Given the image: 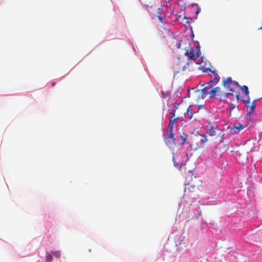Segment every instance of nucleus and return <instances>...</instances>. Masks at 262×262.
<instances>
[{"instance_id":"nucleus-1","label":"nucleus","mask_w":262,"mask_h":262,"mask_svg":"<svg viewBox=\"0 0 262 262\" xmlns=\"http://www.w3.org/2000/svg\"><path fill=\"white\" fill-rule=\"evenodd\" d=\"M203 93L207 94L209 96L210 98H215L216 96H219L220 98L222 97H226L227 95L225 93L223 92L220 86H216L215 88L208 87L205 86L202 89Z\"/></svg>"},{"instance_id":"nucleus-2","label":"nucleus","mask_w":262,"mask_h":262,"mask_svg":"<svg viewBox=\"0 0 262 262\" xmlns=\"http://www.w3.org/2000/svg\"><path fill=\"white\" fill-rule=\"evenodd\" d=\"M223 85L228 92V94L234 92L235 88L240 86L238 83L235 81L232 80L231 77H228L226 79L223 81Z\"/></svg>"},{"instance_id":"nucleus-3","label":"nucleus","mask_w":262,"mask_h":262,"mask_svg":"<svg viewBox=\"0 0 262 262\" xmlns=\"http://www.w3.org/2000/svg\"><path fill=\"white\" fill-rule=\"evenodd\" d=\"M179 119V117H177L176 119L171 120V121H169V123L168 125V127L169 128V135L168 136V138L172 140L173 143L175 145H176V139L174 138V133H173V126L175 121Z\"/></svg>"},{"instance_id":"nucleus-4","label":"nucleus","mask_w":262,"mask_h":262,"mask_svg":"<svg viewBox=\"0 0 262 262\" xmlns=\"http://www.w3.org/2000/svg\"><path fill=\"white\" fill-rule=\"evenodd\" d=\"M208 141V139L206 135L199 137L197 139V142L196 146L194 147V149H198L199 148H203L205 145V143Z\"/></svg>"},{"instance_id":"nucleus-5","label":"nucleus","mask_w":262,"mask_h":262,"mask_svg":"<svg viewBox=\"0 0 262 262\" xmlns=\"http://www.w3.org/2000/svg\"><path fill=\"white\" fill-rule=\"evenodd\" d=\"M207 96V94H204L203 93L202 89L201 91L198 90L194 91L192 97L195 101H196L198 103H199L201 100H203Z\"/></svg>"},{"instance_id":"nucleus-6","label":"nucleus","mask_w":262,"mask_h":262,"mask_svg":"<svg viewBox=\"0 0 262 262\" xmlns=\"http://www.w3.org/2000/svg\"><path fill=\"white\" fill-rule=\"evenodd\" d=\"M219 129L216 126L211 125L208 129L207 134L210 136L216 137L219 134Z\"/></svg>"},{"instance_id":"nucleus-7","label":"nucleus","mask_w":262,"mask_h":262,"mask_svg":"<svg viewBox=\"0 0 262 262\" xmlns=\"http://www.w3.org/2000/svg\"><path fill=\"white\" fill-rule=\"evenodd\" d=\"M220 79V77L219 76H217V74H214L213 78L212 80H210L208 82H207L206 83V86H208V87H210V85L212 84H216L219 82Z\"/></svg>"},{"instance_id":"nucleus-8","label":"nucleus","mask_w":262,"mask_h":262,"mask_svg":"<svg viewBox=\"0 0 262 262\" xmlns=\"http://www.w3.org/2000/svg\"><path fill=\"white\" fill-rule=\"evenodd\" d=\"M243 129V125L241 123L235 124L231 128V130L235 133H238Z\"/></svg>"},{"instance_id":"nucleus-9","label":"nucleus","mask_w":262,"mask_h":262,"mask_svg":"<svg viewBox=\"0 0 262 262\" xmlns=\"http://www.w3.org/2000/svg\"><path fill=\"white\" fill-rule=\"evenodd\" d=\"M186 137L184 136H179L177 137V139H176V144H178L179 145H183L185 144L186 140Z\"/></svg>"},{"instance_id":"nucleus-10","label":"nucleus","mask_w":262,"mask_h":262,"mask_svg":"<svg viewBox=\"0 0 262 262\" xmlns=\"http://www.w3.org/2000/svg\"><path fill=\"white\" fill-rule=\"evenodd\" d=\"M185 55L191 59H195L194 50L192 49L186 50V52L185 53Z\"/></svg>"},{"instance_id":"nucleus-11","label":"nucleus","mask_w":262,"mask_h":262,"mask_svg":"<svg viewBox=\"0 0 262 262\" xmlns=\"http://www.w3.org/2000/svg\"><path fill=\"white\" fill-rule=\"evenodd\" d=\"M256 107V101L254 100L252 102L251 105L250 106H247V111H248V114H252L254 113L255 108Z\"/></svg>"},{"instance_id":"nucleus-12","label":"nucleus","mask_w":262,"mask_h":262,"mask_svg":"<svg viewBox=\"0 0 262 262\" xmlns=\"http://www.w3.org/2000/svg\"><path fill=\"white\" fill-rule=\"evenodd\" d=\"M178 158H179L178 156H176L175 157H173V161L174 162V165L175 166H178L181 167L184 164L182 162H180V161H178Z\"/></svg>"},{"instance_id":"nucleus-13","label":"nucleus","mask_w":262,"mask_h":262,"mask_svg":"<svg viewBox=\"0 0 262 262\" xmlns=\"http://www.w3.org/2000/svg\"><path fill=\"white\" fill-rule=\"evenodd\" d=\"M238 88L241 89V90L245 93L246 96H248V95H249V92L248 88L247 85H240V86H238Z\"/></svg>"},{"instance_id":"nucleus-14","label":"nucleus","mask_w":262,"mask_h":262,"mask_svg":"<svg viewBox=\"0 0 262 262\" xmlns=\"http://www.w3.org/2000/svg\"><path fill=\"white\" fill-rule=\"evenodd\" d=\"M51 253L54 256H55L57 257H59L61 255L60 252L59 251H52Z\"/></svg>"},{"instance_id":"nucleus-15","label":"nucleus","mask_w":262,"mask_h":262,"mask_svg":"<svg viewBox=\"0 0 262 262\" xmlns=\"http://www.w3.org/2000/svg\"><path fill=\"white\" fill-rule=\"evenodd\" d=\"M204 72H209V74L210 75H211L212 74H214V75L215 74V71H214V70H212L210 68L206 69L205 71H204Z\"/></svg>"},{"instance_id":"nucleus-16","label":"nucleus","mask_w":262,"mask_h":262,"mask_svg":"<svg viewBox=\"0 0 262 262\" xmlns=\"http://www.w3.org/2000/svg\"><path fill=\"white\" fill-rule=\"evenodd\" d=\"M52 259V256L50 253H47V257H46V260L47 262H50Z\"/></svg>"},{"instance_id":"nucleus-17","label":"nucleus","mask_w":262,"mask_h":262,"mask_svg":"<svg viewBox=\"0 0 262 262\" xmlns=\"http://www.w3.org/2000/svg\"><path fill=\"white\" fill-rule=\"evenodd\" d=\"M187 114L190 115L188 118L189 120H190L192 118V111L191 110L189 109V108L187 110Z\"/></svg>"},{"instance_id":"nucleus-18","label":"nucleus","mask_w":262,"mask_h":262,"mask_svg":"<svg viewBox=\"0 0 262 262\" xmlns=\"http://www.w3.org/2000/svg\"><path fill=\"white\" fill-rule=\"evenodd\" d=\"M250 102V97L249 95H248V96H247V98L245 100H244V103L246 104H249Z\"/></svg>"},{"instance_id":"nucleus-19","label":"nucleus","mask_w":262,"mask_h":262,"mask_svg":"<svg viewBox=\"0 0 262 262\" xmlns=\"http://www.w3.org/2000/svg\"><path fill=\"white\" fill-rule=\"evenodd\" d=\"M189 62H187L185 66H183V67L182 68V71H184L185 70V69L187 68V66H189Z\"/></svg>"},{"instance_id":"nucleus-20","label":"nucleus","mask_w":262,"mask_h":262,"mask_svg":"<svg viewBox=\"0 0 262 262\" xmlns=\"http://www.w3.org/2000/svg\"><path fill=\"white\" fill-rule=\"evenodd\" d=\"M169 113L170 114H171L172 115L174 116L175 113H176V110H169Z\"/></svg>"},{"instance_id":"nucleus-21","label":"nucleus","mask_w":262,"mask_h":262,"mask_svg":"<svg viewBox=\"0 0 262 262\" xmlns=\"http://www.w3.org/2000/svg\"><path fill=\"white\" fill-rule=\"evenodd\" d=\"M230 106H231V108H230V110H229L230 112H231V111H232V110H233V109L235 108V105H233V104H231V105H230Z\"/></svg>"},{"instance_id":"nucleus-22","label":"nucleus","mask_w":262,"mask_h":262,"mask_svg":"<svg viewBox=\"0 0 262 262\" xmlns=\"http://www.w3.org/2000/svg\"><path fill=\"white\" fill-rule=\"evenodd\" d=\"M157 17L161 22H163V18L162 17V16L159 15Z\"/></svg>"},{"instance_id":"nucleus-23","label":"nucleus","mask_w":262,"mask_h":262,"mask_svg":"<svg viewBox=\"0 0 262 262\" xmlns=\"http://www.w3.org/2000/svg\"><path fill=\"white\" fill-rule=\"evenodd\" d=\"M176 46H177V48H178V49L180 48L181 43H177L176 44Z\"/></svg>"},{"instance_id":"nucleus-24","label":"nucleus","mask_w":262,"mask_h":262,"mask_svg":"<svg viewBox=\"0 0 262 262\" xmlns=\"http://www.w3.org/2000/svg\"><path fill=\"white\" fill-rule=\"evenodd\" d=\"M196 105H197V106H198L199 108H203V105H202V104H196Z\"/></svg>"},{"instance_id":"nucleus-25","label":"nucleus","mask_w":262,"mask_h":262,"mask_svg":"<svg viewBox=\"0 0 262 262\" xmlns=\"http://www.w3.org/2000/svg\"><path fill=\"white\" fill-rule=\"evenodd\" d=\"M174 116L172 115V116L170 118V121H171V120H172L173 119H176L177 117H175Z\"/></svg>"},{"instance_id":"nucleus-26","label":"nucleus","mask_w":262,"mask_h":262,"mask_svg":"<svg viewBox=\"0 0 262 262\" xmlns=\"http://www.w3.org/2000/svg\"><path fill=\"white\" fill-rule=\"evenodd\" d=\"M202 86H205V83L203 82V83H202L201 82H200V83Z\"/></svg>"},{"instance_id":"nucleus-27","label":"nucleus","mask_w":262,"mask_h":262,"mask_svg":"<svg viewBox=\"0 0 262 262\" xmlns=\"http://www.w3.org/2000/svg\"><path fill=\"white\" fill-rule=\"evenodd\" d=\"M168 96H169V94H166L165 95V96L163 95V97L166 98V97H168Z\"/></svg>"},{"instance_id":"nucleus-28","label":"nucleus","mask_w":262,"mask_h":262,"mask_svg":"<svg viewBox=\"0 0 262 262\" xmlns=\"http://www.w3.org/2000/svg\"><path fill=\"white\" fill-rule=\"evenodd\" d=\"M236 97L238 99H239V96H238V95L236 94Z\"/></svg>"},{"instance_id":"nucleus-29","label":"nucleus","mask_w":262,"mask_h":262,"mask_svg":"<svg viewBox=\"0 0 262 262\" xmlns=\"http://www.w3.org/2000/svg\"><path fill=\"white\" fill-rule=\"evenodd\" d=\"M199 13V10H198L196 11V14H198Z\"/></svg>"},{"instance_id":"nucleus-30","label":"nucleus","mask_w":262,"mask_h":262,"mask_svg":"<svg viewBox=\"0 0 262 262\" xmlns=\"http://www.w3.org/2000/svg\"><path fill=\"white\" fill-rule=\"evenodd\" d=\"M52 84L53 85H54L55 83V82H52Z\"/></svg>"},{"instance_id":"nucleus-31","label":"nucleus","mask_w":262,"mask_h":262,"mask_svg":"<svg viewBox=\"0 0 262 262\" xmlns=\"http://www.w3.org/2000/svg\"><path fill=\"white\" fill-rule=\"evenodd\" d=\"M173 104H174V105H176V102H175Z\"/></svg>"}]
</instances>
